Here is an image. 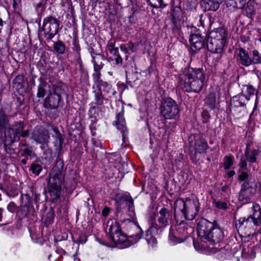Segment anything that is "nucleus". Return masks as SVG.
I'll return each mask as SVG.
<instances>
[{"label":"nucleus","instance_id":"1","mask_svg":"<svg viewBox=\"0 0 261 261\" xmlns=\"http://www.w3.org/2000/svg\"><path fill=\"white\" fill-rule=\"evenodd\" d=\"M205 80L203 70L200 68H185L179 76V86L187 92H199Z\"/></svg>","mask_w":261,"mask_h":261},{"label":"nucleus","instance_id":"2","mask_svg":"<svg viewBox=\"0 0 261 261\" xmlns=\"http://www.w3.org/2000/svg\"><path fill=\"white\" fill-rule=\"evenodd\" d=\"M63 167V162L58 160L49 173L47 189L51 200L53 202L57 201L60 198L61 194L62 185L65 178Z\"/></svg>","mask_w":261,"mask_h":261},{"label":"nucleus","instance_id":"3","mask_svg":"<svg viewBox=\"0 0 261 261\" xmlns=\"http://www.w3.org/2000/svg\"><path fill=\"white\" fill-rule=\"evenodd\" d=\"M197 233L199 238L203 242H210L213 243L220 242L224 237L222 229L216 224L201 219L197 224Z\"/></svg>","mask_w":261,"mask_h":261},{"label":"nucleus","instance_id":"4","mask_svg":"<svg viewBox=\"0 0 261 261\" xmlns=\"http://www.w3.org/2000/svg\"><path fill=\"white\" fill-rule=\"evenodd\" d=\"M156 217L158 221L154 223L152 222L145 236L148 245L151 247H153L156 244L157 241L155 235L159 233V230L167 226L172 219L169 211L165 207H163L159 211Z\"/></svg>","mask_w":261,"mask_h":261},{"label":"nucleus","instance_id":"5","mask_svg":"<svg viewBox=\"0 0 261 261\" xmlns=\"http://www.w3.org/2000/svg\"><path fill=\"white\" fill-rule=\"evenodd\" d=\"M175 212L180 211L187 220H192L197 215L199 210V202L198 198L179 199L174 203Z\"/></svg>","mask_w":261,"mask_h":261},{"label":"nucleus","instance_id":"6","mask_svg":"<svg viewBox=\"0 0 261 261\" xmlns=\"http://www.w3.org/2000/svg\"><path fill=\"white\" fill-rule=\"evenodd\" d=\"M227 33L225 29L219 28L210 34L207 41L208 50L213 53H220L226 43Z\"/></svg>","mask_w":261,"mask_h":261},{"label":"nucleus","instance_id":"7","mask_svg":"<svg viewBox=\"0 0 261 261\" xmlns=\"http://www.w3.org/2000/svg\"><path fill=\"white\" fill-rule=\"evenodd\" d=\"M109 227V232L112 241L116 244L120 245V247L124 248L129 247L132 243L126 236L124 234L115 220H111L108 222Z\"/></svg>","mask_w":261,"mask_h":261},{"label":"nucleus","instance_id":"8","mask_svg":"<svg viewBox=\"0 0 261 261\" xmlns=\"http://www.w3.org/2000/svg\"><path fill=\"white\" fill-rule=\"evenodd\" d=\"M253 212L247 219L241 218L239 219L236 224V227L238 229H243L247 226H251L252 223L254 225L258 226L261 223V209L257 204H253Z\"/></svg>","mask_w":261,"mask_h":261},{"label":"nucleus","instance_id":"9","mask_svg":"<svg viewBox=\"0 0 261 261\" xmlns=\"http://www.w3.org/2000/svg\"><path fill=\"white\" fill-rule=\"evenodd\" d=\"M161 111L163 117L167 119L175 118L179 113L176 102L171 98H167L162 101Z\"/></svg>","mask_w":261,"mask_h":261},{"label":"nucleus","instance_id":"10","mask_svg":"<svg viewBox=\"0 0 261 261\" xmlns=\"http://www.w3.org/2000/svg\"><path fill=\"white\" fill-rule=\"evenodd\" d=\"M59 21L52 16L44 18L43 22L42 29L46 35L47 39H52L58 32Z\"/></svg>","mask_w":261,"mask_h":261},{"label":"nucleus","instance_id":"11","mask_svg":"<svg viewBox=\"0 0 261 261\" xmlns=\"http://www.w3.org/2000/svg\"><path fill=\"white\" fill-rule=\"evenodd\" d=\"M13 126V128H8L5 132L6 141L9 143H11L19 140L20 134L24 128V123L23 121L16 122Z\"/></svg>","mask_w":261,"mask_h":261},{"label":"nucleus","instance_id":"12","mask_svg":"<svg viewBox=\"0 0 261 261\" xmlns=\"http://www.w3.org/2000/svg\"><path fill=\"white\" fill-rule=\"evenodd\" d=\"M173 231V228H171L169 238V241L173 245L184 242L188 237L187 229L181 224L177 228L176 232Z\"/></svg>","mask_w":261,"mask_h":261},{"label":"nucleus","instance_id":"13","mask_svg":"<svg viewBox=\"0 0 261 261\" xmlns=\"http://www.w3.org/2000/svg\"><path fill=\"white\" fill-rule=\"evenodd\" d=\"M253 183L245 182L242 185L241 191L239 195V200L243 203L249 201L250 197L254 193L255 189L252 187Z\"/></svg>","mask_w":261,"mask_h":261},{"label":"nucleus","instance_id":"14","mask_svg":"<svg viewBox=\"0 0 261 261\" xmlns=\"http://www.w3.org/2000/svg\"><path fill=\"white\" fill-rule=\"evenodd\" d=\"M59 90H61V89L56 88L53 93L51 91L49 92L48 96L44 100V105L46 107L50 109H56L58 108L61 100V95L59 92Z\"/></svg>","mask_w":261,"mask_h":261},{"label":"nucleus","instance_id":"15","mask_svg":"<svg viewBox=\"0 0 261 261\" xmlns=\"http://www.w3.org/2000/svg\"><path fill=\"white\" fill-rule=\"evenodd\" d=\"M235 55L238 62L243 66H249L252 63L248 53L242 48L236 49Z\"/></svg>","mask_w":261,"mask_h":261},{"label":"nucleus","instance_id":"16","mask_svg":"<svg viewBox=\"0 0 261 261\" xmlns=\"http://www.w3.org/2000/svg\"><path fill=\"white\" fill-rule=\"evenodd\" d=\"M32 138L37 143L44 144L48 141L49 135L47 130L36 127L34 129Z\"/></svg>","mask_w":261,"mask_h":261},{"label":"nucleus","instance_id":"17","mask_svg":"<svg viewBox=\"0 0 261 261\" xmlns=\"http://www.w3.org/2000/svg\"><path fill=\"white\" fill-rule=\"evenodd\" d=\"M189 41L193 50H199L203 47L204 44V40L198 31L195 33L191 34Z\"/></svg>","mask_w":261,"mask_h":261},{"label":"nucleus","instance_id":"18","mask_svg":"<svg viewBox=\"0 0 261 261\" xmlns=\"http://www.w3.org/2000/svg\"><path fill=\"white\" fill-rule=\"evenodd\" d=\"M242 257L248 260H251L255 257V245L249 241L248 239L242 246Z\"/></svg>","mask_w":261,"mask_h":261},{"label":"nucleus","instance_id":"19","mask_svg":"<svg viewBox=\"0 0 261 261\" xmlns=\"http://www.w3.org/2000/svg\"><path fill=\"white\" fill-rule=\"evenodd\" d=\"M201 5L204 11H216L219 8V3L216 0H202Z\"/></svg>","mask_w":261,"mask_h":261},{"label":"nucleus","instance_id":"20","mask_svg":"<svg viewBox=\"0 0 261 261\" xmlns=\"http://www.w3.org/2000/svg\"><path fill=\"white\" fill-rule=\"evenodd\" d=\"M195 144L196 153H201L204 152L208 147L206 141L201 137H197L195 139Z\"/></svg>","mask_w":261,"mask_h":261},{"label":"nucleus","instance_id":"21","mask_svg":"<svg viewBox=\"0 0 261 261\" xmlns=\"http://www.w3.org/2000/svg\"><path fill=\"white\" fill-rule=\"evenodd\" d=\"M48 88L47 83L40 80V83L38 86V91L37 93V96L39 98L43 97L46 92V90Z\"/></svg>","mask_w":261,"mask_h":261},{"label":"nucleus","instance_id":"22","mask_svg":"<svg viewBox=\"0 0 261 261\" xmlns=\"http://www.w3.org/2000/svg\"><path fill=\"white\" fill-rule=\"evenodd\" d=\"M117 121H116V126L118 129L122 130L123 132H124L126 127H125V121L124 118V115L123 113H119L117 116Z\"/></svg>","mask_w":261,"mask_h":261},{"label":"nucleus","instance_id":"23","mask_svg":"<svg viewBox=\"0 0 261 261\" xmlns=\"http://www.w3.org/2000/svg\"><path fill=\"white\" fill-rule=\"evenodd\" d=\"M206 105L211 109H214L216 106V95L214 93H210L205 99Z\"/></svg>","mask_w":261,"mask_h":261},{"label":"nucleus","instance_id":"24","mask_svg":"<svg viewBox=\"0 0 261 261\" xmlns=\"http://www.w3.org/2000/svg\"><path fill=\"white\" fill-rule=\"evenodd\" d=\"M120 48L122 51L128 55H130L135 51V45L132 42H128L127 44L120 45Z\"/></svg>","mask_w":261,"mask_h":261},{"label":"nucleus","instance_id":"25","mask_svg":"<svg viewBox=\"0 0 261 261\" xmlns=\"http://www.w3.org/2000/svg\"><path fill=\"white\" fill-rule=\"evenodd\" d=\"M8 117L3 110H0V130L3 129L8 124Z\"/></svg>","mask_w":261,"mask_h":261},{"label":"nucleus","instance_id":"26","mask_svg":"<svg viewBox=\"0 0 261 261\" xmlns=\"http://www.w3.org/2000/svg\"><path fill=\"white\" fill-rule=\"evenodd\" d=\"M233 156H226L223 159V166L225 169L228 170L233 164Z\"/></svg>","mask_w":261,"mask_h":261},{"label":"nucleus","instance_id":"27","mask_svg":"<svg viewBox=\"0 0 261 261\" xmlns=\"http://www.w3.org/2000/svg\"><path fill=\"white\" fill-rule=\"evenodd\" d=\"M54 48L55 50L58 53L62 54L65 50V46L61 41H58L54 43Z\"/></svg>","mask_w":261,"mask_h":261},{"label":"nucleus","instance_id":"28","mask_svg":"<svg viewBox=\"0 0 261 261\" xmlns=\"http://www.w3.org/2000/svg\"><path fill=\"white\" fill-rule=\"evenodd\" d=\"M147 1L154 8H164L166 6L163 0H147Z\"/></svg>","mask_w":261,"mask_h":261},{"label":"nucleus","instance_id":"29","mask_svg":"<svg viewBox=\"0 0 261 261\" xmlns=\"http://www.w3.org/2000/svg\"><path fill=\"white\" fill-rule=\"evenodd\" d=\"M30 170L33 174L38 175L42 170V166L38 164H33L30 167Z\"/></svg>","mask_w":261,"mask_h":261},{"label":"nucleus","instance_id":"30","mask_svg":"<svg viewBox=\"0 0 261 261\" xmlns=\"http://www.w3.org/2000/svg\"><path fill=\"white\" fill-rule=\"evenodd\" d=\"M253 60L252 62L254 64H261V55L257 50L252 51Z\"/></svg>","mask_w":261,"mask_h":261},{"label":"nucleus","instance_id":"31","mask_svg":"<svg viewBox=\"0 0 261 261\" xmlns=\"http://www.w3.org/2000/svg\"><path fill=\"white\" fill-rule=\"evenodd\" d=\"M107 48L110 53L113 55H117L118 52V48L115 47V43L113 42H109L107 45Z\"/></svg>","mask_w":261,"mask_h":261},{"label":"nucleus","instance_id":"32","mask_svg":"<svg viewBox=\"0 0 261 261\" xmlns=\"http://www.w3.org/2000/svg\"><path fill=\"white\" fill-rule=\"evenodd\" d=\"M126 204L128 207L130 213H131V215H134V201L131 197H128L126 198Z\"/></svg>","mask_w":261,"mask_h":261},{"label":"nucleus","instance_id":"33","mask_svg":"<svg viewBox=\"0 0 261 261\" xmlns=\"http://www.w3.org/2000/svg\"><path fill=\"white\" fill-rule=\"evenodd\" d=\"M214 203L215 204V206L220 210H226L228 207V205L226 202H222L220 201L214 200Z\"/></svg>","mask_w":261,"mask_h":261},{"label":"nucleus","instance_id":"34","mask_svg":"<svg viewBox=\"0 0 261 261\" xmlns=\"http://www.w3.org/2000/svg\"><path fill=\"white\" fill-rule=\"evenodd\" d=\"M246 99L247 100H249L250 96L253 95L254 94L255 89L253 88L252 86H248L246 88Z\"/></svg>","mask_w":261,"mask_h":261},{"label":"nucleus","instance_id":"35","mask_svg":"<svg viewBox=\"0 0 261 261\" xmlns=\"http://www.w3.org/2000/svg\"><path fill=\"white\" fill-rule=\"evenodd\" d=\"M235 7L238 9H243L246 5V0H233Z\"/></svg>","mask_w":261,"mask_h":261},{"label":"nucleus","instance_id":"36","mask_svg":"<svg viewBox=\"0 0 261 261\" xmlns=\"http://www.w3.org/2000/svg\"><path fill=\"white\" fill-rule=\"evenodd\" d=\"M94 71H100L102 68L103 64L102 62H97L95 60L93 61Z\"/></svg>","mask_w":261,"mask_h":261},{"label":"nucleus","instance_id":"37","mask_svg":"<svg viewBox=\"0 0 261 261\" xmlns=\"http://www.w3.org/2000/svg\"><path fill=\"white\" fill-rule=\"evenodd\" d=\"M239 172L240 173V174L239 176V180L243 181L245 180L248 177V173L245 172V170H240Z\"/></svg>","mask_w":261,"mask_h":261},{"label":"nucleus","instance_id":"38","mask_svg":"<svg viewBox=\"0 0 261 261\" xmlns=\"http://www.w3.org/2000/svg\"><path fill=\"white\" fill-rule=\"evenodd\" d=\"M97 102L99 104H102L103 102V97L101 92H97L95 95Z\"/></svg>","mask_w":261,"mask_h":261},{"label":"nucleus","instance_id":"39","mask_svg":"<svg viewBox=\"0 0 261 261\" xmlns=\"http://www.w3.org/2000/svg\"><path fill=\"white\" fill-rule=\"evenodd\" d=\"M241 169L240 170H245L247 167V163L245 160L241 159L240 163Z\"/></svg>","mask_w":261,"mask_h":261},{"label":"nucleus","instance_id":"40","mask_svg":"<svg viewBox=\"0 0 261 261\" xmlns=\"http://www.w3.org/2000/svg\"><path fill=\"white\" fill-rule=\"evenodd\" d=\"M110 210L108 207H105L102 211V215L104 217H107L109 213H110Z\"/></svg>","mask_w":261,"mask_h":261},{"label":"nucleus","instance_id":"41","mask_svg":"<svg viewBox=\"0 0 261 261\" xmlns=\"http://www.w3.org/2000/svg\"><path fill=\"white\" fill-rule=\"evenodd\" d=\"M87 241V237L85 235L82 234L80 236L79 242L81 244H84Z\"/></svg>","mask_w":261,"mask_h":261},{"label":"nucleus","instance_id":"42","mask_svg":"<svg viewBox=\"0 0 261 261\" xmlns=\"http://www.w3.org/2000/svg\"><path fill=\"white\" fill-rule=\"evenodd\" d=\"M115 56H116V57L115 58V62H116V64H118L122 63V59L119 55V53H118L117 55H115Z\"/></svg>","mask_w":261,"mask_h":261},{"label":"nucleus","instance_id":"43","mask_svg":"<svg viewBox=\"0 0 261 261\" xmlns=\"http://www.w3.org/2000/svg\"><path fill=\"white\" fill-rule=\"evenodd\" d=\"M95 72L93 73V76L95 79H96L97 81L99 79L100 76V71H94Z\"/></svg>","mask_w":261,"mask_h":261},{"label":"nucleus","instance_id":"44","mask_svg":"<svg viewBox=\"0 0 261 261\" xmlns=\"http://www.w3.org/2000/svg\"><path fill=\"white\" fill-rule=\"evenodd\" d=\"M199 23H200V26L204 28V20H203V15H200L199 16Z\"/></svg>","mask_w":261,"mask_h":261},{"label":"nucleus","instance_id":"45","mask_svg":"<svg viewBox=\"0 0 261 261\" xmlns=\"http://www.w3.org/2000/svg\"><path fill=\"white\" fill-rule=\"evenodd\" d=\"M14 206V204L13 203H10L8 204V206H7V208L8 210L9 211L11 212H13V207Z\"/></svg>","mask_w":261,"mask_h":261},{"label":"nucleus","instance_id":"46","mask_svg":"<svg viewBox=\"0 0 261 261\" xmlns=\"http://www.w3.org/2000/svg\"><path fill=\"white\" fill-rule=\"evenodd\" d=\"M29 134V133L28 130H26L23 132L22 131L20 134V137L22 136L23 137H25L28 136Z\"/></svg>","mask_w":261,"mask_h":261},{"label":"nucleus","instance_id":"47","mask_svg":"<svg viewBox=\"0 0 261 261\" xmlns=\"http://www.w3.org/2000/svg\"><path fill=\"white\" fill-rule=\"evenodd\" d=\"M202 116L205 118H208L210 117V114L206 111H203L202 113Z\"/></svg>","mask_w":261,"mask_h":261},{"label":"nucleus","instance_id":"48","mask_svg":"<svg viewBox=\"0 0 261 261\" xmlns=\"http://www.w3.org/2000/svg\"><path fill=\"white\" fill-rule=\"evenodd\" d=\"M249 160L251 163H254L256 161V156L251 154L249 158Z\"/></svg>","mask_w":261,"mask_h":261},{"label":"nucleus","instance_id":"49","mask_svg":"<svg viewBox=\"0 0 261 261\" xmlns=\"http://www.w3.org/2000/svg\"><path fill=\"white\" fill-rule=\"evenodd\" d=\"M235 174V172L233 170L228 171L227 172V176L228 177H231Z\"/></svg>","mask_w":261,"mask_h":261},{"label":"nucleus","instance_id":"50","mask_svg":"<svg viewBox=\"0 0 261 261\" xmlns=\"http://www.w3.org/2000/svg\"><path fill=\"white\" fill-rule=\"evenodd\" d=\"M53 130L59 136L61 135L57 127H53Z\"/></svg>","mask_w":261,"mask_h":261},{"label":"nucleus","instance_id":"51","mask_svg":"<svg viewBox=\"0 0 261 261\" xmlns=\"http://www.w3.org/2000/svg\"><path fill=\"white\" fill-rule=\"evenodd\" d=\"M258 154V151L257 150H256V149H254L251 152V154L254 155V156H256Z\"/></svg>","mask_w":261,"mask_h":261},{"label":"nucleus","instance_id":"52","mask_svg":"<svg viewBox=\"0 0 261 261\" xmlns=\"http://www.w3.org/2000/svg\"><path fill=\"white\" fill-rule=\"evenodd\" d=\"M193 245H194V246L195 247V248L196 249V250H199L200 249L198 247V244L197 242H196L195 241H194L193 242Z\"/></svg>","mask_w":261,"mask_h":261},{"label":"nucleus","instance_id":"53","mask_svg":"<svg viewBox=\"0 0 261 261\" xmlns=\"http://www.w3.org/2000/svg\"><path fill=\"white\" fill-rule=\"evenodd\" d=\"M227 188V186H223V187H222V190L223 191H226V190Z\"/></svg>","mask_w":261,"mask_h":261},{"label":"nucleus","instance_id":"54","mask_svg":"<svg viewBox=\"0 0 261 261\" xmlns=\"http://www.w3.org/2000/svg\"><path fill=\"white\" fill-rule=\"evenodd\" d=\"M2 209L0 208V222L2 221Z\"/></svg>","mask_w":261,"mask_h":261},{"label":"nucleus","instance_id":"55","mask_svg":"<svg viewBox=\"0 0 261 261\" xmlns=\"http://www.w3.org/2000/svg\"><path fill=\"white\" fill-rule=\"evenodd\" d=\"M21 162H22L23 164H26V161H25V160H24V159H23V160H22L21 161Z\"/></svg>","mask_w":261,"mask_h":261},{"label":"nucleus","instance_id":"56","mask_svg":"<svg viewBox=\"0 0 261 261\" xmlns=\"http://www.w3.org/2000/svg\"><path fill=\"white\" fill-rule=\"evenodd\" d=\"M73 258L74 260L76 259H77V255H73Z\"/></svg>","mask_w":261,"mask_h":261},{"label":"nucleus","instance_id":"57","mask_svg":"<svg viewBox=\"0 0 261 261\" xmlns=\"http://www.w3.org/2000/svg\"><path fill=\"white\" fill-rule=\"evenodd\" d=\"M259 248H260V249L261 250V242H260V244L259 245Z\"/></svg>","mask_w":261,"mask_h":261},{"label":"nucleus","instance_id":"58","mask_svg":"<svg viewBox=\"0 0 261 261\" xmlns=\"http://www.w3.org/2000/svg\"><path fill=\"white\" fill-rule=\"evenodd\" d=\"M240 106H244V105L243 103H240Z\"/></svg>","mask_w":261,"mask_h":261},{"label":"nucleus","instance_id":"59","mask_svg":"<svg viewBox=\"0 0 261 261\" xmlns=\"http://www.w3.org/2000/svg\"><path fill=\"white\" fill-rule=\"evenodd\" d=\"M237 98H238L237 96H234L233 97V100H234L235 99H237Z\"/></svg>","mask_w":261,"mask_h":261},{"label":"nucleus","instance_id":"60","mask_svg":"<svg viewBox=\"0 0 261 261\" xmlns=\"http://www.w3.org/2000/svg\"><path fill=\"white\" fill-rule=\"evenodd\" d=\"M242 96V95H239V98H241V97Z\"/></svg>","mask_w":261,"mask_h":261}]
</instances>
